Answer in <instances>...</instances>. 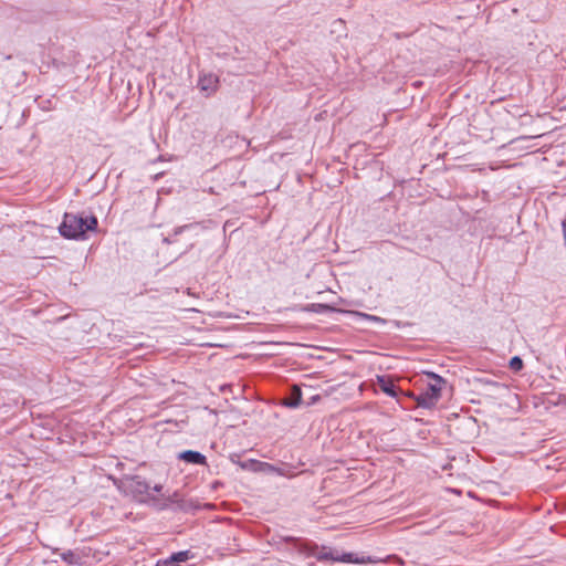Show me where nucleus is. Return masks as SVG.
Masks as SVG:
<instances>
[{
  "label": "nucleus",
  "mask_w": 566,
  "mask_h": 566,
  "mask_svg": "<svg viewBox=\"0 0 566 566\" xmlns=\"http://www.w3.org/2000/svg\"><path fill=\"white\" fill-rule=\"evenodd\" d=\"M97 227V219L94 216H80L65 213L59 227L61 235L66 239H83L87 231H94Z\"/></svg>",
  "instance_id": "obj_1"
},
{
  "label": "nucleus",
  "mask_w": 566,
  "mask_h": 566,
  "mask_svg": "<svg viewBox=\"0 0 566 566\" xmlns=\"http://www.w3.org/2000/svg\"><path fill=\"white\" fill-rule=\"evenodd\" d=\"M314 557L319 560H331V562H340V563H348V564H366L374 562L369 556L365 557H358L353 553H340L337 549H333L327 546H322L321 548H317L313 553Z\"/></svg>",
  "instance_id": "obj_2"
},
{
  "label": "nucleus",
  "mask_w": 566,
  "mask_h": 566,
  "mask_svg": "<svg viewBox=\"0 0 566 566\" xmlns=\"http://www.w3.org/2000/svg\"><path fill=\"white\" fill-rule=\"evenodd\" d=\"M427 376L430 377L432 381L428 384V387L423 392L416 397V401L419 407L430 409L439 401L444 380L442 377L433 373H428Z\"/></svg>",
  "instance_id": "obj_3"
},
{
  "label": "nucleus",
  "mask_w": 566,
  "mask_h": 566,
  "mask_svg": "<svg viewBox=\"0 0 566 566\" xmlns=\"http://www.w3.org/2000/svg\"><path fill=\"white\" fill-rule=\"evenodd\" d=\"M118 488L139 502H144L149 492L148 483L138 475L123 478Z\"/></svg>",
  "instance_id": "obj_4"
},
{
  "label": "nucleus",
  "mask_w": 566,
  "mask_h": 566,
  "mask_svg": "<svg viewBox=\"0 0 566 566\" xmlns=\"http://www.w3.org/2000/svg\"><path fill=\"white\" fill-rule=\"evenodd\" d=\"M219 78L217 75L209 73L199 76L198 87L206 95L210 96L217 92Z\"/></svg>",
  "instance_id": "obj_5"
},
{
  "label": "nucleus",
  "mask_w": 566,
  "mask_h": 566,
  "mask_svg": "<svg viewBox=\"0 0 566 566\" xmlns=\"http://www.w3.org/2000/svg\"><path fill=\"white\" fill-rule=\"evenodd\" d=\"M243 469L252 470L254 472H265V473H276L279 475H284V472L268 462H261L258 460H249L241 464Z\"/></svg>",
  "instance_id": "obj_6"
},
{
  "label": "nucleus",
  "mask_w": 566,
  "mask_h": 566,
  "mask_svg": "<svg viewBox=\"0 0 566 566\" xmlns=\"http://www.w3.org/2000/svg\"><path fill=\"white\" fill-rule=\"evenodd\" d=\"M193 555L190 551H180L177 553L171 554L168 558L160 559L163 562V565L165 566H179L181 563H186L190 558H192Z\"/></svg>",
  "instance_id": "obj_7"
},
{
  "label": "nucleus",
  "mask_w": 566,
  "mask_h": 566,
  "mask_svg": "<svg viewBox=\"0 0 566 566\" xmlns=\"http://www.w3.org/2000/svg\"><path fill=\"white\" fill-rule=\"evenodd\" d=\"M178 459H180L185 462L191 463V464H199V465L207 464L206 457L202 453H200L198 451H192V450H186V451L180 452L178 455Z\"/></svg>",
  "instance_id": "obj_8"
},
{
  "label": "nucleus",
  "mask_w": 566,
  "mask_h": 566,
  "mask_svg": "<svg viewBox=\"0 0 566 566\" xmlns=\"http://www.w3.org/2000/svg\"><path fill=\"white\" fill-rule=\"evenodd\" d=\"M302 401V390L297 385H294L291 390L290 398L284 400V406L290 408H296Z\"/></svg>",
  "instance_id": "obj_9"
},
{
  "label": "nucleus",
  "mask_w": 566,
  "mask_h": 566,
  "mask_svg": "<svg viewBox=\"0 0 566 566\" xmlns=\"http://www.w3.org/2000/svg\"><path fill=\"white\" fill-rule=\"evenodd\" d=\"M377 381H378V385H379L380 389L386 395H388L390 397H396L397 396V391H396V388H395V385L392 384V381H390L389 379H387L384 376H378L377 377Z\"/></svg>",
  "instance_id": "obj_10"
},
{
  "label": "nucleus",
  "mask_w": 566,
  "mask_h": 566,
  "mask_svg": "<svg viewBox=\"0 0 566 566\" xmlns=\"http://www.w3.org/2000/svg\"><path fill=\"white\" fill-rule=\"evenodd\" d=\"M61 559L69 565H80L82 563V556L80 553L74 551H66L60 554Z\"/></svg>",
  "instance_id": "obj_11"
},
{
  "label": "nucleus",
  "mask_w": 566,
  "mask_h": 566,
  "mask_svg": "<svg viewBox=\"0 0 566 566\" xmlns=\"http://www.w3.org/2000/svg\"><path fill=\"white\" fill-rule=\"evenodd\" d=\"M311 311L315 312V313H319V314H323V313H327V312H331V311H335L334 307H332L331 305H327V304H312L311 305Z\"/></svg>",
  "instance_id": "obj_12"
},
{
  "label": "nucleus",
  "mask_w": 566,
  "mask_h": 566,
  "mask_svg": "<svg viewBox=\"0 0 566 566\" xmlns=\"http://www.w3.org/2000/svg\"><path fill=\"white\" fill-rule=\"evenodd\" d=\"M510 367L513 369V370H520L522 367H523V361L522 359L518 357V356H514L513 358H511L510 360Z\"/></svg>",
  "instance_id": "obj_13"
},
{
  "label": "nucleus",
  "mask_w": 566,
  "mask_h": 566,
  "mask_svg": "<svg viewBox=\"0 0 566 566\" xmlns=\"http://www.w3.org/2000/svg\"><path fill=\"white\" fill-rule=\"evenodd\" d=\"M192 224H185V226H180V227H177L175 230H174V234L175 235H178L180 233H182L185 230L191 228Z\"/></svg>",
  "instance_id": "obj_14"
},
{
  "label": "nucleus",
  "mask_w": 566,
  "mask_h": 566,
  "mask_svg": "<svg viewBox=\"0 0 566 566\" xmlns=\"http://www.w3.org/2000/svg\"><path fill=\"white\" fill-rule=\"evenodd\" d=\"M366 319L373 321V322H384L382 318L369 314H361Z\"/></svg>",
  "instance_id": "obj_15"
},
{
  "label": "nucleus",
  "mask_w": 566,
  "mask_h": 566,
  "mask_svg": "<svg viewBox=\"0 0 566 566\" xmlns=\"http://www.w3.org/2000/svg\"><path fill=\"white\" fill-rule=\"evenodd\" d=\"M318 400H319V396H318V395L313 396V397L311 398V403H314V402H316V401H318Z\"/></svg>",
  "instance_id": "obj_16"
},
{
  "label": "nucleus",
  "mask_w": 566,
  "mask_h": 566,
  "mask_svg": "<svg viewBox=\"0 0 566 566\" xmlns=\"http://www.w3.org/2000/svg\"><path fill=\"white\" fill-rule=\"evenodd\" d=\"M154 490H155L156 492H160V490H161V485H156V486L154 488Z\"/></svg>",
  "instance_id": "obj_17"
},
{
  "label": "nucleus",
  "mask_w": 566,
  "mask_h": 566,
  "mask_svg": "<svg viewBox=\"0 0 566 566\" xmlns=\"http://www.w3.org/2000/svg\"><path fill=\"white\" fill-rule=\"evenodd\" d=\"M164 242H166V243H171V242H172V240H170L169 238H165V239H164Z\"/></svg>",
  "instance_id": "obj_18"
},
{
  "label": "nucleus",
  "mask_w": 566,
  "mask_h": 566,
  "mask_svg": "<svg viewBox=\"0 0 566 566\" xmlns=\"http://www.w3.org/2000/svg\"><path fill=\"white\" fill-rule=\"evenodd\" d=\"M155 566H165V565H163V562L159 559V560L156 563V565H155Z\"/></svg>",
  "instance_id": "obj_19"
}]
</instances>
